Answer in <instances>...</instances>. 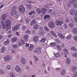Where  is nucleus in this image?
<instances>
[{"instance_id":"1","label":"nucleus","mask_w":77,"mask_h":77,"mask_svg":"<svg viewBox=\"0 0 77 77\" xmlns=\"http://www.w3.org/2000/svg\"><path fill=\"white\" fill-rule=\"evenodd\" d=\"M19 10L21 14H24L25 12V8L23 5H21L19 7Z\"/></svg>"},{"instance_id":"2","label":"nucleus","mask_w":77,"mask_h":77,"mask_svg":"<svg viewBox=\"0 0 77 77\" xmlns=\"http://www.w3.org/2000/svg\"><path fill=\"white\" fill-rule=\"evenodd\" d=\"M48 26L51 29H53L55 27V24L53 21H51L48 24Z\"/></svg>"},{"instance_id":"3","label":"nucleus","mask_w":77,"mask_h":77,"mask_svg":"<svg viewBox=\"0 0 77 77\" xmlns=\"http://www.w3.org/2000/svg\"><path fill=\"white\" fill-rule=\"evenodd\" d=\"M63 22L61 21H59L58 20H57L56 21L55 24L57 25V26H62V24H63Z\"/></svg>"},{"instance_id":"4","label":"nucleus","mask_w":77,"mask_h":77,"mask_svg":"<svg viewBox=\"0 0 77 77\" xmlns=\"http://www.w3.org/2000/svg\"><path fill=\"white\" fill-rule=\"evenodd\" d=\"M11 59V56L9 55H7L4 58V60L5 62H9Z\"/></svg>"},{"instance_id":"5","label":"nucleus","mask_w":77,"mask_h":77,"mask_svg":"<svg viewBox=\"0 0 77 77\" xmlns=\"http://www.w3.org/2000/svg\"><path fill=\"white\" fill-rule=\"evenodd\" d=\"M15 69L16 71H17L18 72H20L21 71V68H20L18 66H16V67L15 68Z\"/></svg>"},{"instance_id":"6","label":"nucleus","mask_w":77,"mask_h":77,"mask_svg":"<svg viewBox=\"0 0 77 77\" xmlns=\"http://www.w3.org/2000/svg\"><path fill=\"white\" fill-rule=\"evenodd\" d=\"M20 28V27L18 25L15 26L12 29V30L14 32Z\"/></svg>"},{"instance_id":"7","label":"nucleus","mask_w":77,"mask_h":77,"mask_svg":"<svg viewBox=\"0 0 77 77\" xmlns=\"http://www.w3.org/2000/svg\"><path fill=\"white\" fill-rule=\"evenodd\" d=\"M6 14H4L1 16V20H3L5 21V19L6 18Z\"/></svg>"},{"instance_id":"8","label":"nucleus","mask_w":77,"mask_h":77,"mask_svg":"<svg viewBox=\"0 0 77 77\" xmlns=\"http://www.w3.org/2000/svg\"><path fill=\"white\" fill-rule=\"evenodd\" d=\"M69 12L71 15H74V14H75V11L74 10V9H72V10L69 11Z\"/></svg>"},{"instance_id":"9","label":"nucleus","mask_w":77,"mask_h":77,"mask_svg":"<svg viewBox=\"0 0 77 77\" xmlns=\"http://www.w3.org/2000/svg\"><path fill=\"white\" fill-rule=\"evenodd\" d=\"M17 11L15 10H12L11 11V16H14V15H15L17 14Z\"/></svg>"},{"instance_id":"10","label":"nucleus","mask_w":77,"mask_h":77,"mask_svg":"<svg viewBox=\"0 0 77 77\" xmlns=\"http://www.w3.org/2000/svg\"><path fill=\"white\" fill-rule=\"evenodd\" d=\"M34 47V46L32 44L30 45V46L29 47V51H32V50H33V48Z\"/></svg>"},{"instance_id":"11","label":"nucleus","mask_w":77,"mask_h":77,"mask_svg":"<svg viewBox=\"0 0 77 77\" xmlns=\"http://www.w3.org/2000/svg\"><path fill=\"white\" fill-rule=\"evenodd\" d=\"M35 12L34 11H32L31 12L29 13V15H33V16L32 17V18H33L35 17Z\"/></svg>"},{"instance_id":"12","label":"nucleus","mask_w":77,"mask_h":77,"mask_svg":"<svg viewBox=\"0 0 77 77\" xmlns=\"http://www.w3.org/2000/svg\"><path fill=\"white\" fill-rule=\"evenodd\" d=\"M1 23L2 25V27L3 29H6V25H5V23H4L3 21H2Z\"/></svg>"},{"instance_id":"13","label":"nucleus","mask_w":77,"mask_h":77,"mask_svg":"<svg viewBox=\"0 0 77 77\" xmlns=\"http://www.w3.org/2000/svg\"><path fill=\"white\" fill-rule=\"evenodd\" d=\"M36 23V20H32L30 23V25L32 26L35 24Z\"/></svg>"},{"instance_id":"14","label":"nucleus","mask_w":77,"mask_h":77,"mask_svg":"<svg viewBox=\"0 0 77 77\" xmlns=\"http://www.w3.org/2000/svg\"><path fill=\"white\" fill-rule=\"evenodd\" d=\"M21 62L22 64L24 65L26 63V59L24 58H22L21 59Z\"/></svg>"},{"instance_id":"15","label":"nucleus","mask_w":77,"mask_h":77,"mask_svg":"<svg viewBox=\"0 0 77 77\" xmlns=\"http://www.w3.org/2000/svg\"><path fill=\"white\" fill-rule=\"evenodd\" d=\"M66 63L67 64L69 65L71 63V60H70V59L69 58H67L66 59Z\"/></svg>"},{"instance_id":"16","label":"nucleus","mask_w":77,"mask_h":77,"mask_svg":"<svg viewBox=\"0 0 77 77\" xmlns=\"http://www.w3.org/2000/svg\"><path fill=\"white\" fill-rule=\"evenodd\" d=\"M5 24L6 26L11 25V21L9 20L6 21L5 22Z\"/></svg>"},{"instance_id":"17","label":"nucleus","mask_w":77,"mask_h":77,"mask_svg":"<svg viewBox=\"0 0 77 77\" xmlns=\"http://www.w3.org/2000/svg\"><path fill=\"white\" fill-rule=\"evenodd\" d=\"M58 35L59 36L60 38H62V39H65V36H64V35H63L62 34L59 33Z\"/></svg>"},{"instance_id":"18","label":"nucleus","mask_w":77,"mask_h":77,"mask_svg":"<svg viewBox=\"0 0 77 77\" xmlns=\"http://www.w3.org/2000/svg\"><path fill=\"white\" fill-rule=\"evenodd\" d=\"M50 18V16L49 15H45L44 17V19L45 20V19H48V20H49Z\"/></svg>"},{"instance_id":"19","label":"nucleus","mask_w":77,"mask_h":77,"mask_svg":"<svg viewBox=\"0 0 77 77\" xmlns=\"http://www.w3.org/2000/svg\"><path fill=\"white\" fill-rule=\"evenodd\" d=\"M17 40V38L16 37H14L13 38L11 39V41L12 42H16Z\"/></svg>"},{"instance_id":"20","label":"nucleus","mask_w":77,"mask_h":77,"mask_svg":"<svg viewBox=\"0 0 77 77\" xmlns=\"http://www.w3.org/2000/svg\"><path fill=\"white\" fill-rule=\"evenodd\" d=\"M47 9L45 8H43L42 9V11L43 13L44 14H45V13H46V12L47 11Z\"/></svg>"},{"instance_id":"21","label":"nucleus","mask_w":77,"mask_h":77,"mask_svg":"<svg viewBox=\"0 0 77 77\" xmlns=\"http://www.w3.org/2000/svg\"><path fill=\"white\" fill-rule=\"evenodd\" d=\"M39 28V26L38 25H35L34 26V29H35V30H37V29H38Z\"/></svg>"},{"instance_id":"22","label":"nucleus","mask_w":77,"mask_h":77,"mask_svg":"<svg viewBox=\"0 0 77 77\" xmlns=\"http://www.w3.org/2000/svg\"><path fill=\"white\" fill-rule=\"evenodd\" d=\"M56 45V43H51L50 44V46H52V47H55Z\"/></svg>"},{"instance_id":"23","label":"nucleus","mask_w":77,"mask_h":77,"mask_svg":"<svg viewBox=\"0 0 77 77\" xmlns=\"http://www.w3.org/2000/svg\"><path fill=\"white\" fill-rule=\"evenodd\" d=\"M76 69H77V67L76 66H74L72 68V70L73 72L75 71Z\"/></svg>"},{"instance_id":"24","label":"nucleus","mask_w":77,"mask_h":77,"mask_svg":"<svg viewBox=\"0 0 77 77\" xmlns=\"http://www.w3.org/2000/svg\"><path fill=\"white\" fill-rule=\"evenodd\" d=\"M38 37L37 36H36L34 38L33 40L35 42H38Z\"/></svg>"},{"instance_id":"25","label":"nucleus","mask_w":77,"mask_h":77,"mask_svg":"<svg viewBox=\"0 0 77 77\" xmlns=\"http://www.w3.org/2000/svg\"><path fill=\"white\" fill-rule=\"evenodd\" d=\"M36 52L38 54H41V51L40 49L37 48L36 51Z\"/></svg>"},{"instance_id":"26","label":"nucleus","mask_w":77,"mask_h":77,"mask_svg":"<svg viewBox=\"0 0 77 77\" xmlns=\"http://www.w3.org/2000/svg\"><path fill=\"white\" fill-rule=\"evenodd\" d=\"M71 38H72V36H71V34H70L67 36L66 37V38L67 39H71Z\"/></svg>"},{"instance_id":"27","label":"nucleus","mask_w":77,"mask_h":77,"mask_svg":"<svg viewBox=\"0 0 77 77\" xmlns=\"http://www.w3.org/2000/svg\"><path fill=\"white\" fill-rule=\"evenodd\" d=\"M55 56L56 57H59L60 56V53L59 52L57 53V54H55Z\"/></svg>"},{"instance_id":"28","label":"nucleus","mask_w":77,"mask_h":77,"mask_svg":"<svg viewBox=\"0 0 77 77\" xmlns=\"http://www.w3.org/2000/svg\"><path fill=\"white\" fill-rule=\"evenodd\" d=\"M26 6L29 9H32V5H31L26 4Z\"/></svg>"},{"instance_id":"29","label":"nucleus","mask_w":77,"mask_h":77,"mask_svg":"<svg viewBox=\"0 0 77 77\" xmlns=\"http://www.w3.org/2000/svg\"><path fill=\"white\" fill-rule=\"evenodd\" d=\"M73 32L74 33L77 34V28H75L73 30Z\"/></svg>"},{"instance_id":"30","label":"nucleus","mask_w":77,"mask_h":77,"mask_svg":"<svg viewBox=\"0 0 77 77\" xmlns=\"http://www.w3.org/2000/svg\"><path fill=\"white\" fill-rule=\"evenodd\" d=\"M45 38H43V39H42L41 41V43H44V42H45Z\"/></svg>"},{"instance_id":"31","label":"nucleus","mask_w":77,"mask_h":77,"mask_svg":"<svg viewBox=\"0 0 77 77\" xmlns=\"http://www.w3.org/2000/svg\"><path fill=\"white\" fill-rule=\"evenodd\" d=\"M44 32L42 31H41V32L39 31V35H44Z\"/></svg>"},{"instance_id":"32","label":"nucleus","mask_w":77,"mask_h":77,"mask_svg":"<svg viewBox=\"0 0 77 77\" xmlns=\"http://www.w3.org/2000/svg\"><path fill=\"white\" fill-rule=\"evenodd\" d=\"M65 74V70L63 69L61 72V75H64Z\"/></svg>"},{"instance_id":"33","label":"nucleus","mask_w":77,"mask_h":77,"mask_svg":"<svg viewBox=\"0 0 77 77\" xmlns=\"http://www.w3.org/2000/svg\"><path fill=\"white\" fill-rule=\"evenodd\" d=\"M37 11L38 12V14H40L41 13H42V11H41V10L39 9V8H38L37 9Z\"/></svg>"},{"instance_id":"34","label":"nucleus","mask_w":77,"mask_h":77,"mask_svg":"<svg viewBox=\"0 0 77 77\" xmlns=\"http://www.w3.org/2000/svg\"><path fill=\"white\" fill-rule=\"evenodd\" d=\"M71 50H72L73 51H76V48L75 47H72L71 48Z\"/></svg>"},{"instance_id":"35","label":"nucleus","mask_w":77,"mask_h":77,"mask_svg":"<svg viewBox=\"0 0 77 77\" xmlns=\"http://www.w3.org/2000/svg\"><path fill=\"white\" fill-rule=\"evenodd\" d=\"M23 38L25 41H27L28 39V35H26L24 36Z\"/></svg>"},{"instance_id":"36","label":"nucleus","mask_w":77,"mask_h":77,"mask_svg":"<svg viewBox=\"0 0 77 77\" xmlns=\"http://www.w3.org/2000/svg\"><path fill=\"white\" fill-rule=\"evenodd\" d=\"M64 51L66 54H68V51L67 49H64L63 50Z\"/></svg>"},{"instance_id":"37","label":"nucleus","mask_w":77,"mask_h":77,"mask_svg":"<svg viewBox=\"0 0 77 77\" xmlns=\"http://www.w3.org/2000/svg\"><path fill=\"white\" fill-rule=\"evenodd\" d=\"M7 69L8 70L11 69V66L10 65H8L7 66Z\"/></svg>"},{"instance_id":"38","label":"nucleus","mask_w":77,"mask_h":77,"mask_svg":"<svg viewBox=\"0 0 77 77\" xmlns=\"http://www.w3.org/2000/svg\"><path fill=\"white\" fill-rule=\"evenodd\" d=\"M5 48L4 47H3L1 49L2 53L5 52Z\"/></svg>"},{"instance_id":"39","label":"nucleus","mask_w":77,"mask_h":77,"mask_svg":"<svg viewBox=\"0 0 77 77\" xmlns=\"http://www.w3.org/2000/svg\"><path fill=\"white\" fill-rule=\"evenodd\" d=\"M17 9V6H14L12 8V10H16Z\"/></svg>"},{"instance_id":"40","label":"nucleus","mask_w":77,"mask_h":77,"mask_svg":"<svg viewBox=\"0 0 77 77\" xmlns=\"http://www.w3.org/2000/svg\"><path fill=\"white\" fill-rule=\"evenodd\" d=\"M12 46L14 48H18L17 45H13Z\"/></svg>"},{"instance_id":"41","label":"nucleus","mask_w":77,"mask_h":77,"mask_svg":"<svg viewBox=\"0 0 77 77\" xmlns=\"http://www.w3.org/2000/svg\"><path fill=\"white\" fill-rule=\"evenodd\" d=\"M34 57L35 59V62H36V61H37V60H38V58L37 57H36V56H33Z\"/></svg>"},{"instance_id":"42","label":"nucleus","mask_w":77,"mask_h":77,"mask_svg":"<svg viewBox=\"0 0 77 77\" xmlns=\"http://www.w3.org/2000/svg\"><path fill=\"white\" fill-rule=\"evenodd\" d=\"M6 28L7 30L11 28V25H6Z\"/></svg>"},{"instance_id":"43","label":"nucleus","mask_w":77,"mask_h":77,"mask_svg":"<svg viewBox=\"0 0 77 77\" xmlns=\"http://www.w3.org/2000/svg\"><path fill=\"white\" fill-rule=\"evenodd\" d=\"M26 26H23L22 28V30L23 31H24V30H26Z\"/></svg>"},{"instance_id":"44","label":"nucleus","mask_w":77,"mask_h":77,"mask_svg":"<svg viewBox=\"0 0 77 77\" xmlns=\"http://www.w3.org/2000/svg\"><path fill=\"white\" fill-rule=\"evenodd\" d=\"M31 32L29 30H28L25 32V33H27V34H30Z\"/></svg>"},{"instance_id":"45","label":"nucleus","mask_w":77,"mask_h":77,"mask_svg":"<svg viewBox=\"0 0 77 77\" xmlns=\"http://www.w3.org/2000/svg\"><path fill=\"white\" fill-rule=\"evenodd\" d=\"M15 75L13 74V73H11L10 74V77H15Z\"/></svg>"},{"instance_id":"46","label":"nucleus","mask_w":77,"mask_h":77,"mask_svg":"<svg viewBox=\"0 0 77 77\" xmlns=\"http://www.w3.org/2000/svg\"><path fill=\"white\" fill-rule=\"evenodd\" d=\"M21 42L22 45H24L25 44V42H24V40H23V39L21 40Z\"/></svg>"},{"instance_id":"47","label":"nucleus","mask_w":77,"mask_h":77,"mask_svg":"<svg viewBox=\"0 0 77 77\" xmlns=\"http://www.w3.org/2000/svg\"><path fill=\"white\" fill-rule=\"evenodd\" d=\"M26 23H29V22L30 21V20H29V19H27L26 20Z\"/></svg>"},{"instance_id":"48","label":"nucleus","mask_w":77,"mask_h":77,"mask_svg":"<svg viewBox=\"0 0 77 77\" xmlns=\"http://www.w3.org/2000/svg\"><path fill=\"white\" fill-rule=\"evenodd\" d=\"M45 29L46 31H49V29H48V28L47 27V26H45Z\"/></svg>"},{"instance_id":"49","label":"nucleus","mask_w":77,"mask_h":77,"mask_svg":"<svg viewBox=\"0 0 77 77\" xmlns=\"http://www.w3.org/2000/svg\"><path fill=\"white\" fill-rule=\"evenodd\" d=\"M69 26L70 27H71V28L73 27V26H73V24L72 23H70L69 24Z\"/></svg>"},{"instance_id":"50","label":"nucleus","mask_w":77,"mask_h":77,"mask_svg":"<svg viewBox=\"0 0 77 77\" xmlns=\"http://www.w3.org/2000/svg\"><path fill=\"white\" fill-rule=\"evenodd\" d=\"M9 42L8 41H6L4 42V44H5V45H7V44H9Z\"/></svg>"},{"instance_id":"51","label":"nucleus","mask_w":77,"mask_h":77,"mask_svg":"<svg viewBox=\"0 0 77 77\" xmlns=\"http://www.w3.org/2000/svg\"><path fill=\"white\" fill-rule=\"evenodd\" d=\"M57 48H58V50H60V51L61 50V48H60V46H59L58 45H57Z\"/></svg>"},{"instance_id":"52","label":"nucleus","mask_w":77,"mask_h":77,"mask_svg":"<svg viewBox=\"0 0 77 77\" xmlns=\"http://www.w3.org/2000/svg\"><path fill=\"white\" fill-rule=\"evenodd\" d=\"M73 57H77V53H75L73 54Z\"/></svg>"},{"instance_id":"53","label":"nucleus","mask_w":77,"mask_h":77,"mask_svg":"<svg viewBox=\"0 0 77 77\" xmlns=\"http://www.w3.org/2000/svg\"><path fill=\"white\" fill-rule=\"evenodd\" d=\"M69 3L70 5H72L73 4H74V2H72V0L70 1Z\"/></svg>"},{"instance_id":"54","label":"nucleus","mask_w":77,"mask_h":77,"mask_svg":"<svg viewBox=\"0 0 77 77\" xmlns=\"http://www.w3.org/2000/svg\"><path fill=\"white\" fill-rule=\"evenodd\" d=\"M65 21L66 22V23H69V20L68 19H66L65 20Z\"/></svg>"},{"instance_id":"55","label":"nucleus","mask_w":77,"mask_h":77,"mask_svg":"<svg viewBox=\"0 0 77 77\" xmlns=\"http://www.w3.org/2000/svg\"><path fill=\"white\" fill-rule=\"evenodd\" d=\"M75 40V41L77 42V36L76 35L74 37V38Z\"/></svg>"},{"instance_id":"56","label":"nucleus","mask_w":77,"mask_h":77,"mask_svg":"<svg viewBox=\"0 0 77 77\" xmlns=\"http://www.w3.org/2000/svg\"><path fill=\"white\" fill-rule=\"evenodd\" d=\"M73 6L74 8H77V5H76V4H73Z\"/></svg>"},{"instance_id":"57","label":"nucleus","mask_w":77,"mask_h":77,"mask_svg":"<svg viewBox=\"0 0 77 77\" xmlns=\"http://www.w3.org/2000/svg\"><path fill=\"white\" fill-rule=\"evenodd\" d=\"M3 70H0V74H3Z\"/></svg>"},{"instance_id":"58","label":"nucleus","mask_w":77,"mask_h":77,"mask_svg":"<svg viewBox=\"0 0 77 77\" xmlns=\"http://www.w3.org/2000/svg\"><path fill=\"white\" fill-rule=\"evenodd\" d=\"M56 41L57 43H59L60 42V41L59 39H57L56 40Z\"/></svg>"},{"instance_id":"59","label":"nucleus","mask_w":77,"mask_h":77,"mask_svg":"<svg viewBox=\"0 0 77 77\" xmlns=\"http://www.w3.org/2000/svg\"><path fill=\"white\" fill-rule=\"evenodd\" d=\"M15 17L16 18H18V17H19V16H18V14H16L15 16Z\"/></svg>"},{"instance_id":"60","label":"nucleus","mask_w":77,"mask_h":77,"mask_svg":"<svg viewBox=\"0 0 77 77\" xmlns=\"http://www.w3.org/2000/svg\"><path fill=\"white\" fill-rule=\"evenodd\" d=\"M64 26H65V29H66L68 27V26L67 25V24H65Z\"/></svg>"},{"instance_id":"61","label":"nucleus","mask_w":77,"mask_h":77,"mask_svg":"<svg viewBox=\"0 0 77 77\" xmlns=\"http://www.w3.org/2000/svg\"><path fill=\"white\" fill-rule=\"evenodd\" d=\"M12 52L13 53H15L16 52V51H15V50H13L12 51Z\"/></svg>"},{"instance_id":"62","label":"nucleus","mask_w":77,"mask_h":77,"mask_svg":"<svg viewBox=\"0 0 77 77\" xmlns=\"http://www.w3.org/2000/svg\"><path fill=\"white\" fill-rule=\"evenodd\" d=\"M71 6V4H67V7L69 8L70 7V6Z\"/></svg>"},{"instance_id":"63","label":"nucleus","mask_w":77,"mask_h":77,"mask_svg":"<svg viewBox=\"0 0 77 77\" xmlns=\"http://www.w3.org/2000/svg\"><path fill=\"white\" fill-rule=\"evenodd\" d=\"M51 34H52V35H53L55 33L53 31L51 32Z\"/></svg>"},{"instance_id":"64","label":"nucleus","mask_w":77,"mask_h":77,"mask_svg":"<svg viewBox=\"0 0 77 77\" xmlns=\"http://www.w3.org/2000/svg\"><path fill=\"white\" fill-rule=\"evenodd\" d=\"M74 77H77V72L75 74Z\"/></svg>"}]
</instances>
